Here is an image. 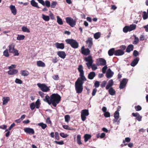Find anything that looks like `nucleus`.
<instances>
[{
	"mask_svg": "<svg viewBox=\"0 0 148 148\" xmlns=\"http://www.w3.org/2000/svg\"><path fill=\"white\" fill-rule=\"evenodd\" d=\"M84 140L85 142H87L89 139L91 138V136L89 134H86L84 136Z\"/></svg>",
	"mask_w": 148,
	"mask_h": 148,
	"instance_id": "26",
	"label": "nucleus"
},
{
	"mask_svg": "<svg viewBox=\"0 0 148 148\" xmlns=\"http://www.w3.org/2000/svg\"><path fill=\"white\" fill-rule=\"evenodd\" d=\"M25 38V36L23 35H18L17 37V39L18 40H23Z\"/></svg>",
	"mask_w": 148,
	"mask_h": 148,
	"instance_id": "39",
	"label": "nucleus"
},
{
	"mask_svg": "<svg viewBox=\"0 0 148 148\" xmlns=\"http://www.w3.org/2000/svg\"><path fill=\"white\" fill-rule=\"evenodd\" d=\"M3 104L5 105L10 100V98L9 97H4L3 98Z\"/></svg>",
	"mask_w": 148,
	"mask_h": 148,
	"instance_id": "24",
	"label": "nucleus"
},
{
	"mask_svg": "<svg viewBox=\"0 0 148 148\" xmlns=\"http://www.w3.org/2000/svg\"><path fill=\"white\" fill-rule=\"evenodd\" d=\"M132 114L133 116L136 117V119L138 121H141L142 117L140 116L138 113H132Z\"/></svg>",
	"mask_w": 148,
	"mask_h": 148,
	"instance_id": "13",
	"label": "nucleus"
},
{
	"mask_svg": "<svg viewBox=\"0 0 148 148\" xmlns=\"http://www.w3.org/2000/svg\"><path fill=\"white\" fill-rule=\"evenodd\" d=\"M37 65L38 67H45V63L41 61H38L37 62Z\"/></svg>",
	"mask_w": 148,
	"mask_h": 148,
	"instance_id": "27",
	"label": "nucleus"
},
{
	"mask_svg": "<svg viewBox=\"0 0 148 148\" xmlns=\"http://www.w3.org/2000/svg\"><path fill=\"white\" fill-rule=\"evenodd\" d=\"M97 91V90L96 88L93 89L92 93V96H94L95 95Z\"/></svg>",
	"mask_w": 148,
	"mask_h": 148,
	"instance_id": "64",
	"label": "nucleus"
},
{
	"mask_svg": "<svg viewBox=\"0 0 148 148\" xmlns=\"http://www.w3.org/2000/svg\"><path fill=\"white\" fill-rule=\"evenodd\" d=\"M77 143L79 145L82 144V143L81 142V137L80 135H77Z\"/></svg>",
	"mask_w": 148,
	"mask_h": 148,
	"instance_id": "34",
	"label": "nucleus"
},
{
	"mask_svg": "<svg viewBox=\"0 0 148 148\" xmlns=\"http://www.w3.org/2000/svg\"><path fill=\"white\" fill-rule=\"evenodd\" d=\"M57 23L60 25H62L63 24V23L62 19L59 16H57Z\"/></svg>",
	"mask_w": 148,
	"mask_h": 148,
	"instance_id": "36",
	"label": "nucleus"
},
{
	"mask_svg": "<svg viewBox=\"0 0 148 148\" xmlns=\"http://www.w3.org/2000/svg\"><path fill=\"white\" fill-rule=\"evenodd\" d=\"M55 45L56 48L62 49L64 48V44L62 43H59L56 42L55 44Z\"/></svg>",
	"mask_w": 148,
	"mask_h": 148,
	"instance_id": "15",
	"label": "nucleus"
},
{
	"mask_svg": "<svg viewBox=\"0 0 148 148\" xmlns=\"http://www.w3.org/2000/svg\"><path fill=\"white\" fill-rule=\"evenodd\" d=\"M37 85L41 90L43 92H47L49 91L50 90L49 88L50 86H47L45 84L38 83L37 84Z\"/></svg>",
	"mask_w": 148,
	"mask_h": 148,
	"instance_id": "4",
	"label": "nucleus"
},
{
	"mask_svg": "<svg viewBox=\"0 0 148 148\" xmlns=\"http://www.w3.org/2000/svg\"><path fill=\"white\" fill-rule=\"evenodd\" d=\"M57 55L58 56L62 59L65 58L66 54L64 51H59L57 52Z\"/></svg>",
	"mask_w": 148,
	"mask_h": 148,
	"instance_id": "16",
	"label": "nucleus"
},
{
	"mask_svg": "<svg viewBox=\"0 0 148 148\" xmlns=\"http://www.w3.org/2000/svg\"><path fill=\"white\" fill-rule=\"evenodd\" d=\"M54 142L56 144L60 145H62L64 144V142L62 140H61L60 141H55Z\"/></svg>",
	"mask_w": 148,
	"mask_h": 148,
	"instance_id": "58",
	"label": "nucleus"
},
{
	"mask_svg": "<svg viewBox=\"0 0 148 148\" xmlns=\"http://www.w3.org/2000/svg\"><path fill=\"white\" fill-rule=\"evenodd\" d=\"M114 84V82L112 79H110L109 81L108 82V84L106 86V90H108L110 88L112 87Z\"/></svg>",
	"mask_w": 148,
	"mask_h": 148,
	"instance_id": "19",
	"label": "nucleus"
},
{
	"mask_svg": "<svg viewBox=\"0 0 148 148\" xmlns=\"http://www.w3.org/2000/svg\"><path fill=\"white\" fill-rule=\"evenodd\" d=\"M83 67L82 65H79L77 68L79 73V77H78L75 82V87L76 92L77 93H81L83 90V85L84 82L87 80L86 79L84 75V72Z\"/></svg>",
	"mask_w": 148,
	"mask_h": 148,
	"instance_id": "1",
	"label": "nucleus"
},
{
	"mask_svg": "<svg viewBox=\"0 0 148 148\" xmlns=\"http://www.w3.org/2000/svg\"><path fill=\"white\" fill-rule=\"evenodd\" d=\"M90 48H85L84 46H82L81 48V53L82 54L85 56H88L90 54Z\"/></svg>",
	"mask_w": 148,
	"mask_h": 148,
	"instance_id": "8",
	"label": "nucleus"
},
{
	"mask_svg": "<svg viewBox=\"0 0 148 148\" xmlns=\"http://www.w3.org/2000/svg\"><path fill=\"white\" fill-rule=\"evenodd\" d=\"M106 60L102 58H99L97 60V64L98 66H104L106 64Z\"/></svg>",
	"mask_w": 148,
	"mask_h": 148,
	"instance_id": "9",
	"label": "nucleus"
},
{
	"mask_svg": "<svg viewBox=\"0 0 148 148\" xmlns=\"http://www.w3.org/2000/svg\"><path fill=\"white\" fill-rule=\"evenodd\" d=\"M128 26H125L123 29V31L125 33H127L128 32H129V29Z\"/></svg>",
	"mask_w": 148,
	"mask_h": 148,
	"instance_id": "46",
	"label": "nucleus"
},
{
	"mask_svg": "<svg viewBox=\"0 0 148 148\" xmlns=\"http://www.w3.org/2000/svg\"><path fill=\"white\" fill-rule=\"evenodd\" d=\"M104 116L106 117H109L110 116V113L108 112H105L104 113Z\"/></svg>",
	"mask_w": 148,
	"mask_h": 148,
	"instance_id": "54",
	"label": "nucleus"
},
{
	"mask_svg": "<svg viewBox=\"0 0 148 148\" xmlns=\"http://www.w3.org/2000/svg\"><path fill=\"white\" fill-rule=\"evenodd\" d=\"M114 116L115 118V119L114 120V121L117 122L119 117V113L117 111L115 112L114 114Z\"/></svg>",
	"mask_w": 148,
	"mask_h": 148,
	"instance_id": "29",
	"label": "nucleus"
},
{
	"mask_svg": "<svg viewBox=\"0 0 148 148\" xmlns=\"http://www.w3.org/2000/svg\"><path fill=\"white\" fill-rule=\"evenodd\" d=\"M107 68V67L106 66H105L102 68V71L103 73H106Z\"/></svg>",
	"mask_w": 148,
	"mask_h": 148,
	"instance_id": "63",
	"label": "nucleus"
},
{
	"mask_svg": "<svg viewBox=\"0 0 148 148\" xmlns=\"http://www.w3.org/2000/svg\"><path fill=\"white\" fill-rule=\"evenodd\" d=\"M36 107V105L34 103H31L30 105V108L32 110H34Z\"/></svg>",
	"mask_w": 148,
	"mask_h": 148,
	"instance_id": "53",
	"label": "nucleus"
},
{
	"mask_svg": "<svg viewBox=\"0 0 148 148\" xmlns=\"http://www.w3.org/2000/svg\"><path fill=\"white\" fill-rule=\"evenodd\" d=\"M22 30L24 32H27L28 33H29L30 32L29 30L25 27H23L22 28Z\"/></svg>",
	"mask_w": 148,
	"mask_h": 148,
	"instance_id": "42",
	"label": "nucleus"
},
{
	"mask_svg": "<svg viewBox=\"0 0 148 148\" xmlns=\"http://www.w3.org/2000/svg\"><path fill=\"white\" fill-rule=\"evenodd\" d=\"M100 85L99 82L98 81H96L94 84V86L96 88H98Z\"/></svg>",
	"mask_w": 148,
	"mask_h": 148,
	"instance_id": "55",
	"label": "nucleus"
},
{
	"mask_svg": "<svg viewBox=\"0 0 148 148\" xmlns=\"http://www.w3.org/2000/svg\"><path fill=\"white\" fill-rule=\"evenodd\" d=\"M24 131L26 133L30 135L33 134H34L35 132L33 129L29 128L26 127L24 129Z\"/></svg>",
	"mask_w": 148,
	"mask_h": 148,
	"instance_id": "11",
	"label": "nucleus"
},
{
	"mask_svg": "<svg viewBox=\"0 0 148 148\" xmlns=\"http://www.w3.org/2000/svg\"><path fill=\"white\" fill-rule=\"evenodd\" d=\"M89 113L88 110H82L81 112V118L82 121H84L86 119V116L89 115Z\"/></svg>",
	"mask_w": 148,
	"mask_h": 148,
	"instance_id": "7",
	"label": "nucleus"
},
{
	"mask_svg": "<svg viewBox=\"0 0 148 148\" xmlns=\"http://www.w3.org/2000/svg\"><path fill=\"white\" fill-rule=\"evenodd\" d=\"M12 53H14V56H18L19 55V53L18 52V51L15 49L13 52Z\"/></svg>",
	"mask_w": 148,
	"mask_h": 148,
	"instance_id": "56",
	"label": "nucleus"
},
{
	"mask_svg": "<svg viewBox=\"0 0 148 148\" xmlns=\"http://www.w3.org/2000/svg\"><path fill=\"white\" fill-rule=\"evenodd\" d=\"M90 67H91L93 71H95L97 69V67L95 64H92V65L90 66Z\"/></svg>",
	"mask_w": 148,
	"mask_h": 148,
	"instance_id": "51",
	"label": "nucleus"
},
{
	"mask_svg": "<svg viewBox=\"0 0 148 148\" xmlns=\"http://www.w3.org/2000/svg\"><path fill=\"white\" fill-rule=\"evenodd\" d=\"M57 4V2L56 1H52L51 5L50 6L51 8H55Z\"/></svg>",
	"mask_w": 148,
	"mask_h": 148,
	"instance_id": "40",
	"label": "nucleus"
},
{
	"mask_svg": "<svg viewBox=\"0 0 148 148\" xmlns=\"http://www.w3.org/2000/svg\"><path fill=\"white\" fill-rule=\"evenodd\" d=\"M139 42V39L138 38L135 36L134 40L133 42V44L134 45H137Z\"/></svg>",
	"mask_w": 148,
	"mask_h": 148,
	"instance_id": "43",
	"label": "nucleus"
},
{
	"mask_svg": "<svg viewBox=\"0 0 148 148\" xmlns=\"http://www.w3.org/2000/svg\"><path fill=\"white\" fill-rule=\"evenodd\" d=\"M109 93L111 95H115L116 91L112 87H111L108 89Z\"/></svg>",
	"mask_w": 148,
	"mask_h": 148,
	"instance_id": "28",
	"label": "nucleus"
},
{
	"mask_svg": "<svg viewBox=\"0 0 148 148\" xmlns=\"http://www.w3.org/2000/svg\"><path fill=\"white\" fill-rule=\"evenodd\" d=\"M120 49H119L120 50H121L122 51H124V50L126 48V46L125 45H121L120 46Z\"/></svg>",
	"mask_w": 148,
	"mask_h": 148,
	"instance_id": "62",
	"label": "nucleus"
},
{
	"mask_svg": "<svg viewBox=\"0 0 148 148\" xmlns=\"http://www.w3.org/2000/svg\"><path fill=\"white\" fill-rule=\"evenodd\" d=\"M15 82V83H16L17 84H21L23 83L22 81L21 80V79H18V78H16V79Z\"/></svg>",
	"mask_w": 148,
	"mask_h": 148,
	"instance_id": "50",
	"label": "nucleus"
},
{
	"mask_svg": "<svg viewBox=\"0 0 148 148\" xmlns=\"http://www.w3.org/2000/svg\"><path fill=\"white\" fill-rule=\"evenodd\" d=\"M124 53V51L118 49L115 50L114 55L116 56H121L123 55Z\"/></svg>",
	"mask_w": 148,
	"mask_h": 148,
	"instance_id": "18",
	"label": "nucleus"
},
{
	"mask_svg": "<svg viewBox=\"0 0 148 148\" xmlns=\"http://www.w3.org/2000/svg\"><path fill=\"white\" fill-rule=\"evenodd\" d=\"M21 75L24 76H27L29 75V72L26 70H22L21 71Z\"/></svg>",
	"mask_w": 148,
	"mask_h": 148,
	"instance_id": "31",
	"label": "nucleus"
},
{
	"mask_svg": "<svg viewBox=\"0 0 148 148\" xmlns=\"http://www.w3.org/2000/svg\"><path fill=\"white\" fill-rule=\"evenodd\" d=\"M139 60V58L138 57H137L135 58L131 63L130 65L132 66H134L138 63Z\"/></svg>",
	"mask_w": 148,
	"mask_h": 148,
	"instance_id": "20",
	"label": "nucleus"
},
{
	"mask_svg": "<svg viewBox=\"0 0 148 148\" xmlns=\"http://www.w3.org/2000/svg\"><path fill=\"white\" fill-rule=\"evenodd\" d=\"M139 55L138 52L136 50H134L133 53V55L134 57H136Z\"/></svg>",
	"mask_w": 148,
	"mask_h": 148,
	"instance_id": "57",
	"label": "nucleus"
},
{
	"mask_svg": "<svg viewBox=\"0 0 148 148\" xmlns=\"http://www.w3.org/2000/svg\"><path fill=\"white\" fill-rule=\"evenodd\" d=\"M31 4L32 6L35 7H36L38 8H39L40 7L38 5V4L34 0H32L31 1Z\"/></svg>",
	"mask_w": 148,
	"mask_h": 148,
	"instance_id": "30",
	"label": "nucleus"
},
{
	"mask_svg": "<svg viewBox=\"0 0 148 148\" xmlns=\"http://www.w3.org/2000/svg\"><path fill=\"white\" fill-rule=\"evenodd\" d=\"M45 5L47 8H49L50 7L51 4L50 2L48 0H46L45 2Z\"/></svg>",
	"mask_w": 148,
	"mask_h": 148,
	"instance_id": "44",
	"label": "nucleus"
},
{
	"mask_svg": "<svg viewBox=\"0 0 148 148\" xmlns=\"http://www.w3.org/2000/svg\"><path fill=\"white\" fill-rule=\"evenodd\" d=\"M3 55L6 57H8L9 56V55L8 52V50L7 49L5 50L3 52Z\"/></svg>",
	"mask_w": 148,
	"mask_h": 148,
	"instance_id": "47",
	"label": "nucleus"
},
{
	"mask_svg": "<svg viewBox=\"0 0 148 148\" xmlns=\"http://www.w3.org/2000/svg\"><path fill=\"white\" fill-rule=\"evenodd\" d=\"M65 20L66 23L72 27H74L76 25V21L70 17H66Z\"/></svg>",
	"mask_w": 148,
	"mask_h": 148,
	"instance_id": "6",
	"label": "nucleus"
},
{
	"mask_svg": "<svg viewBox=\"0 0 148 148\" xmlns=\"http://www.w3.org/2000/svg\"><path fill=\"white\" fill-rule=\"evenodd\" d=\"M100 36H101L100 32H97V33H95L94 34V38L95 39H97L100 37Z\"/></svg>",
	"mask_w": 148,
	"mask_h": 148,
	"instance_id": "38",
	"label": "nucleus"
},
{
	"mask_svg": "<svg viewBox=\"0 0 148 148\" xmlns=\"http://www.w3.org/2000/svg\"><path fill=\"white\" fill-rule=\"evenodd\" d=\"M84 60L87 62L86 63L88 69H90V66L92 65L93 62L92 57L91 56H89L87 57H86Z\"/></svg>",
	"mask_w": 148,
	"mask_h": 148,
	"instance_id": "5",
	"label": "nucleus"
},
{
	"mask_svg": "<svg viewBox=\"0 0 148 148\" xmlns=\"http://www.w3.org/2000/svg\"><path fill=\"white\" fill-rule=\"evenodd\" d=\"M61 99V97L58 93H53L50 97L46 95L43 99L44 101L47 102L49 105L51 104L54 107H56Z\"/></svg>",
	"mask_w": 148,
	"mask_h": 148,
	"instance_id": "2",
	"label": "nucleus"
},
{
	"mask_svg": "<svg viewBox=\"0 0 148 148\" xmlns=\"http://www.w3.org/2000/svg\"><path fill=\"white\" fill-rule=\"evenodd\" d=\"M86 43L89 48H91L93 44L92 39L91 38H88L86 41Z\"/></svg>",
	"mask_w": 148,
	"mask_h": 148,
	"instance_id": "12",
	"label": "nucleus"
},
{
	"mask_svg": "<svg viewBox=\"0 0 148 148\" xmlns=\"http://www.w3.org/2000/svg\"><path fill=\"white\" fill-rule=\"evenodd\" d=\"M107 83V82L106 81H103L101 84V86L102 88L104 87L105 86Z\"/></svg>",
	"mask_w": 148,
	"mask_h": 148,
	"instance_id": "60",
	"label": "nucleus"
},
{
	"mask_svg": "<svg viewBox=\"0 0 148 148\" xmlns=\"http://www.w3.org/2000/svg\"><path fill=\"white\" fill-rule=\"evenodd\" d=\"M128 81V80L127 79H123L120 82L119 88L121 89L123 88L125 86Z\"/></svg>",
	"mask_w": 148,
	"mask_h": 148,
	"instance_id": "10",
	"label": "nucleus"
},
{
	"mask_svg": "<svg viewBox=\"0 0 148 148\" xmlns=\"http://www.w3.org/2000/svg\"><path fill=\"white\" fill-rule=\"evenodd\" d=\"M43 19L45 21H48L50 19L49 16L45 15L43 14L42 15Z\"/></svg>",
	"mask_w": 148,
	"mask_h": 148,
	"instance_id": "35",
	"label": "nucleus"
},
{
	"mask_svg": "<svg viewBox=\"0 0 148 148\" xmlns=\"http://www.w3.org/2000/svg\"><path fill=\"white\" fill-rule=\"evenodd\" d=\"M18 72V71L17 69H13L10 70L8 72V73L9 75H13L17 74Z\"/></svg>",
	"mask_w": 148,
	"mask_h": 148,
	"instance_id": "23",
	"label": "nucleus"
},
{
	"mask_svg": "<svg viewBox=\"0 0 148 148\" xmlns=\"http://www.w3.org/2000/svg\"><path fill=\"white\" fill-rule=\"evenodd\" d=\"M95 73L94 72H91L88 74V78L90 79H92L95 76Z\"/></svg>",
	"mask_w": 148,
	"mask_h": 148,
	"instance_id": "25",
	"label": "nucleus"
},
{
	"mask_svg": "<svg viewBox=\"0 0 148 148\" xmlns=\"http://www.w3.org/2000/svg\"><path fill=\"white\" fill-rule=\"evenodd\" d=\"M64 119L65 120V121L66 122L68 123L70 120V117L69 115H66L65 116Z\"/></svg>",
	"mask_w": 148,
	"mask_h": 148,
	"instance_id": "45",
	"label": "nucleus"
},
{
	"mask_svg": "<svg viewBox=\"0 0 148 148\" xmlns=\"http://www.w3.org/2000/svg\"><path fill=\"white\" fill-rule=\"evenodd\" d=\"M146 12H144L143 13V17L144 20H145L148 18V15Z\"/></svg>",
	"mask_w": 148,
	"mask_h": 148,
	"instance_id": "41",
	"label": "nucleus"
},
{
	"mask_svg": "<svg viewBox=\"0 0 148 148\" xmlns=\"http://www.w3.org/2000/svg\"><path fill=\"white\" fill-rule=\"evenodd\" d=\"M40 104V101L38 99L36 102V108L38 109L39 108V106Z\"/></svg>",
	"mask_w": 148,
	"mask_h": 148,
	"instance_id": "48",
	"label": "nucleus"
},
{
	"mask_svg": "<svg viewBox=\"0 0 148 148\" xmlns=\"http://www.w3.org/2000/svg\"><path fill=\"white\" fill-rule=\"evenodd\" d=\"M109 71L107 72L106 74V76L107 78L111 77L114 74L113 72H112L110 69H108Z\"/></svg>",
	"mask_w": 148,
	"mask_h": 148,
	"instance_id": "22",
	"label": "nucleus"
},
{
	"mask_svg": "<svg viewBox=\"0 0 148 148\" xmlns=\"http://www.w3.org/2000/svg\"><path fill=\"white\" fill-rule=\"evenodd\" d=\"M10 9L12 13L14 15H16L17 13V10L14 5H11L10 6Z\"/></svg>",
	"mask_w": 148,
	"mask_h": 148,
	"instance_id": "14",
	"label": "nucleus"
},
{
	"mask_svg": "<svg viewBox=\"0 0 148 148\" xmlns=\"http://www.w3.org/2000/svg\"><path fill=\"white\" fill-rule=\"evenodd\" d=\"M134 46L132 44L129 45L126 49L125 51L127 53H130L133 50Z\"/></svg>",
	"mask_w": 148,
	"mask_h": 148,
	"instance_id": "21",
	"label": "nucleus"
},
{
	"mask_svg": "<svg viewBox=\"0 0 148 148\" xmlns=\"http://www.w3.org/2000/svg\"><path fill=\"white\" fill-rule=\"evenodd\" d=\"M134 108L136 111H139L142 109L141 107L139 105L136 106Z\"/></svg>",
	"mask_w": 148,
	"mask_h": 148,
	"instance_id": "49",
	"label": "nucleus"
},
{
	"mask_svg": "<svg viewBox=\"0 0 148 148\" xmlns=\"http://www.w3.org/2000/svg\"><path fill=\"white\" fill-rule=\"evenodd\" d=\"M60 135L61 137L63 138H66L68 136V135L66 134H65L63 132L60 133Z\"/></svg>",
	"mask_w": 148,
	"mask_h": 148,
	"instance_id": "52",
	"label": "nucleus"
},
{
	"mask_svg": "<svg viewBox=\"0 0 148 148\" xmlns=\"http://www.w3.org/2000/svg\"><path fill=\"white\" fill-rule=\"evenodd\" d=\"M66 43L70 45L71 47L74 49L77 48L79 44L76 40L72 39H68L65 40Z\"/></svg>",
	"mask_w": 148,
	"mask_h": 148,
	"instance_id": "3",
	"label": "nucleus"
},
{
	"mask_svg": "<svg viewBox=\"0 0 148 148\" xmlns=\"http://www.w3.org/2000/svg\"><path fill=\"white\" fill-rule=\"evenodd\" d=\"M136 27V25L135 24L131 25L130 26H128L129 32H130L135 29Z\"/></svg>",
	"mask_w": 148,
	"mask_h": 148,
	"instance_id": "33",
	"label": "nucleus"
},
{
	"mask_svg": "<svg viewBox=\"0 0 148 148\" xmlns=\"http://www.w3.org/2000/svg\"><path fill=\"white\" fill-rule=\"evenodd\" d=\"M55 138L57 140H58L59 139V133L57 132H55Z\"/></svg>",
	"mask_w": 148,
	"mask_h": 148,
	"instance_id": "59",
	"label": "nucleus"
},
{
	"mask_svg": "<svg viewBox=\"0 0 148 148\" xmlns=\"http://www.w3.org/2000/svg\"><path fill=\"white\" fill-rule=\"evenodd\" d=\"M115 50L114 48H112L110 49L108 51V55L110 56H112L114 54V55Z\"/></svg>",
	"mask_w": 148,
	"mask_h": 148,
	"instance_id": "32",
	"label": "nucleus"
},
{
	"mask_svg": "<svg viewBox=\"0 0 148 148\" xmlns=\"http://www.w3.org/2000/svg\"><path fill=\"white\" fill-rule=\"evenodd\" d=\"M38 125L40 126L43 129H45L47 127V125L42 123H39L38 124Z\"/></svg>",
	"mask_w": 148,
	"mask_h": 148,
	"instance_id": "37",
	"label": "nucleus"
},
{
	"mask_svg": "<svg viewBox=\"0 0 148 148\" xmlns=\"http://www.w3.org/2000/svg\"><path fill=\"white\" fill-rule=\"evenodd\" d=\"M130 141V138L129 137L126 138L125 140L123 141V143H125V142H129Z\"/></svg>",
	"mask_w": 148,
	"mask_h": 148,
	"instance_id": "61",
	"label": "nucleus"
},
{
	"mask_svg": "<svg viewBox=\"0 0 148 148\" xmlns=\"http://www.w3.org/2000/svg\"><path fill=\"white\" fill-rule=\"evenodd\" d=\"M15 44L13 43L10 44L9 46V51L11 53H13V51L15 49L14 48Z\"/></svg>",
	"mask_w": 148,
	"mask_h": 148,
	"instance_id": "17",
	"label": "nucleus"
}]
</instances>
